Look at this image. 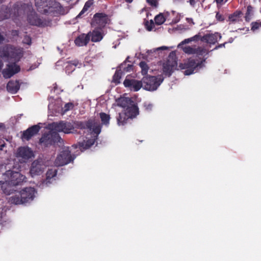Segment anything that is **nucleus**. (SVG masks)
I'll return each mask as SVG.
<instances>
[{
    "label": "nucleus",
    "mask_w": 261,
    "mask_h": 261,
    "mask_svg": "<svg viewBox=\"0 0 261 261\" xmlns=\"http://www.w3.org/2000/svg\"><path fill=\"white\" fill-rule=\"evenodd\" d=\"M146 26L147 28V29L150 31L153 30V28L154 27V23L152 20H150V22H147L146 23Z\"/></svg>",
    "instance_id": "f704fd0d"
},
{
    "label": "nucleus",
    "mask_w": 261,
    "mask_h": 261,
    "mask_svg": "<svg viewBox=\"0 0 261 261\" xmlns=\"http://www.w3.org/2000/svg\"><path fill=\"white\" fill-rule=\"evenodd\" d=\"M243 15V12L240 10H237L232 14L228 16V20L229 24H235L242 21V17Z\"/></svg>",
    "instance_id": "f3484780"
},
{
    "label": "nucleus",
    "mask_w": 261,
    "mask_h": 261,
    "mask_svg": "<svg viewBox=\"0 0 261 261\" xmlns=\"http://www.w3.org/2000/svg\"><path fill=\"white\" fill-rule=\"evenodd\" d=\"M49 127L50 129L49 133L44 134L40 140V142L45 145L60 141L61 138L58 134V132L69 134L71 133L73 129L70 123L64 121L54 122L49 124Z\"/></svg>",
    "instance_id": "f03ea898"
},
{
    "label": "nucleus",
    "mask_w": 261,
    "mask_h": 261,
    "mask_svg": "<svg viewBox=\"0 0 261 261\" xmlns=\"http://www.w3.org/2000/svg\"><path fill=\"white\" fill-rule=\"evenodd\" d=\"M216 19L218 21L223 22L225 17L222 14L217 12L216 14Z\"/></svg>",
    "instance_id": "7c9ffc66"
},
{
    "label": "nucleus",
    "mask_w": 261,
    "mask_h": 261,
    "mask_svg": "<svg viewBox=\"0 0 261 261\" xmlns=\"http://www.w3.org/2000/svg\"><path fill=\"white\" fill-rule=\"evenodd\" d=\"M23 42L25 44L30 45L31 43V39L30 37L26 36L24 38Z\"/></svg>",
    "instance_id": "4c0bfd02"
},
{
    "label": "nucleus",
    "mask_w": 261,
    "mask_h": 261,
    "mask_svg": "<svg viewBox=\"0 0 261 261\" xmlns=\"http://www.w3.org/2000/svg\"><path fill=\"white\" fill-rule=\"evenodd\" d=\"M22 56L21 48H16L10 46L0 47V57L6 59L9 62L6 68L2 72L5 78H10L19 71L20 68L16 64V62Z\"/></svg>",
    "instance_id": "f257e3e1"
},
{
    "label": "nucleus",
    "mask_w": 261,
    "mask_h": 261,
    "mask_svg": "<svg viewBox=\"0 0 261 261\" xmlns=\"http://www.w3.org/2000/svg\"><path fill=\"white\" fill-rule=\"evenodd\" d=\"M4 181H0L2 188L5 193L9 194L10 192L6 189H5V186L8 185L10 186H16L21 182L26 181L25 176L21 174L18 172H14L11 170L7 171L4 175Z\"/></svg>",
    "instance_id": "39448f33"
},
{
    "label": "nucleus",
    "mask_w": 261,
    "mask_h": 261,
    "mask_svg": "<svg viewBox=\"0 0 261 261\" xmlns=\"http://www.w3.org/2000/svg\"><path fill=\"white\" fill-rule=\"evenodd\" d=\"M19 84L17 81H10L7 84V89L9 92L15 93L19 90Z\"/></svg>",
    "instance_id": "4be33fe9"
},
{
    "label": "nucleus",
    "mask_w": 261,
    "mask_h": 261,
    "mask_svg": "<svg viewBox=\"0 0 261 261\" xmlns=\"http://www.w3.org/2000/svg\"><path fill=\"white\" fill-rule=\"evenodd\" d=\"M76 126L81 129H88L93 136V138L79 143L80 149H86L94 144L97 136L101 132V125L95 120H89L86 122H77Z\"/></svg>",
    "instance_id": "20e7f679"
},
{
    "label": "nucleus",
    "mask_w": 261,
    "mask_h": 261,
    "mask_svg": "<svg viewBox=\"0 0 261 261\" xmlns=\"http://www.w3.org/2000/svg\"><path fill=\"white\" fill-rule=\"evenodd\" d=\"M140 67L142 70V74H146L147 73L148 67L145 62H141L139 64Z\"/></svg>",
    "instance_id": "c85d7f7f"
},
{
    "label": "nucleus",
    "mask_w": 261,
    "mask_h": 261,
    "mask_svg": "<svg viewBox=\"0 0 261 261\" xmlns=\"http://www.w3.org/2000/svg\"><path fill=\"white\" fill-rule=\"evenodd\" d=\"M73 107V105L72 103H68L65 105L64 109L65 111H68L72 109Z\"/></svg>",
    "instance_id": "e433bc0d"
},
{
    "label": "nucleus",
    "mask_w": 261,
    "mask_h": 261,
    "mask_svg": "<svg viewBox=\"0 0 261 261\" xmlns=\"http://www.w3.org/2000/svg\"><path fill=\"white\" fill-rule=\"evenodd\" d=\"M4 0H0V5L3 3Z\"/></svg>",
    "instance_id": "09e8293b"
},
{
    "label": "nucleus",
    "mask_w": 261,
    "mask_h": 261,
    "mask_svg": "<svg viewBox=\"0 0 261 261\" xmlns=\"http://www.w3.org/2000/svg\"><path fill=\"white\" fill-rule=\"evenodd\" d=\"M226 43V42H224V43L220 44L219 45H216V46L214 47V48H213V50L217 49H218V48H219L220 47H224L225 46V44Z\"/></svg>",
    "instance_id": "37998d69"
},
{
    "label": "nucleus",
    "mask_w": 261,
    "mask_h": 261,
    "mask_svg": "<svg viewBox=\"0 0 261 261\" xmlns=\"http://www.w3.org/2000/svg\"><path fill=\"white\" fill-rule=\"evenodd\" d=\"M199 40L211 43L212 41V37L210 34L201 37L200 34H198L191 38L184 40L177 45V47L180 48L185 54L188 55H196L198 57L204 56L207 54V51L206 49L201 46L196 45L182 46L184 44L190 43L191 42H196Z\"/></svg>",
    "instance_id": "7ed1b4c3"
},
{
    "label": "nucleus",
    "mask_w": 261,
    "mask_h": 261,
    "mask_svg": "<svg viewBox=\"0 0 261 261\" xmlns=\"http://www.w3.org/2000/svg\"><path fill=\"white\" fill-rule=\"evenodd\" d=\"M138 111V108L134 105H132L127 109V112L125 113H120L117 118L118 125H124L126 122V120L128 118L134 117L137 115Z\"/></svg>",
    "instance_id": "f8f14e48"
},
{
    "label": "nucleus",
    "mask_w": 261,
    "mask_h": 261,
    "mask_svg": "<svg viewBox=\"0 0 261 261\" xmlns=\"http://www.w3.org/2000/svg\"><path fill=\"white\" fill-rule=\"evenodd\" d=\"M253 7L251 5H249L247 8V11L245 14V20L249 21L250 20L251 16L253 14Z\"/></svg>",
    "instance_id": "bb28decb"
},
{
    "label": "nucleus",
    "mask_w": 261,
    "mask_h": 261,
    "mask_svg": "<svg viewBox=\"0 0 261 261\" xmlns=\"http://www.w3.org/2000/svg\"><path fill=\"white\" fill-rule=\"evenodd\" d=\"M187 20L188 22H192L193 24H194V22L192 18H187Z\"/></svg>",
    "instance_id": "c03bdc74"
},
{
    "label": "nucleus",
    "mask_w": 261,
    "mask_h": 261,
    "mask_svg": "<svg viewBox=\"0 0 261 261\" xmlns=\"http://www.w3.org/2000/svg\"><path fill=\"white\" fill-rule=\"evenodd\" d=\"M117 105L122 108L128 107L130 99L126 97H120L116 100Z\"/></svg>",
    "instance_id": "5701e85b"
},
{
    "label": "nucleus",
    "mask_w": 261,
    "mask_h": 261,
    "mask_svg": "<svg viewBox=\"0 0 261 261\" xmlns=\"http://www.w3.org/2000/svg\"><path fill=\"white\" fill-rule=\"evenodd\" d=\"M180 66L182 68L187 69L185 71V74L186 75H190L194 73V70L197 67V64L194 60H191L187 61V62L184 64V66H182V65Z\"/></svg>",
    "instance_id": "6ab92c4d"
},
{
    "label": "nucleus",
    "mask_w": 261,
    "mask_h": 261,
    "mask_svg": "<svg viewBox=\"0 0 261 261\" xmlns=\"http://www.w3.org/2000/svg\"><path fill=\"white\" fill-rule=\"evenodd\" d=\"M90 40L88 34H82L79 36L75 40V44L79 46L86 45Z\"/></svg>",
    "instance_id": "412c9836"
},
{
    "label": "nucleus",
    "mask_w": 261,
    "mask_h": 261,
    "mask_svg": "<svg viewBox=\"0 0 261 261\" xmlns=\"http://www.w3.org/2000/svg\"><path fill=\"white\" fill-rule=\"evenodd\" d=\"M5 146V144H2L0 145V150H2L3 148Z\"/></svg>",
    "instance_id": "a18cd8bd"
},
{
    "label": "nucleus",
    "mask_w": 261,
    "mask_h": 261,
    "mask_svg": "<svg viewBox=\"0 0 261 261\" xmlns=\"http://www.w3.org/2000/svg\"><path fill=\"white\" fill-rule=\"evenodd\" d=\"M163 81L161 75L157 76H146L142 79L143 88L148 91H154L157 89Z\"/></svg>",
    "instance_id": "1a4fd4ad"
},
{
    "label": "nucleus",
    "mask_w": 261,
    "mask_h": 261,
    "mask_svg": "<svg viewBox=\"0 0 261 261\" xmlns=\"http://www.w3.org/2000/svg\"><path fill=\"white\" fill-rule=\"evenodd\" d=\"M35 6L39 12L44 14H58L61 13L62 7L60 4L54 0H35Z\"/></svg>",
    "instance_id": "423d86ee"
},
{
    "label": "nucleus",
    "mask_w": 261,
    "mask_h": 261,
    "mask_svg": "<svg viewBox=\"0 0 261 261\" xmlns=\"http://www.w3.org/2000/svg\"><path fill=\"white\" fill-rule=\"evenodd\" d=\"M148 4L153 7H156L158 5L157 0H146Z\"/></svg>",
    "instance_id": "c9c22d12"
},
{
    "label": "nucleus",
    "mask_w": 261,
    "mask_h": 261,
    "mask_svg": "<svg viewBox=\"0 0 261 261\" xmlns=\"http://www.w3.org/2000/svg\"><path fill=\"white\" fill-rule=\"evenodd\" d=\"M12 186H10V185H5V189H6L8 191H9L10 192V194H11V193H12V192H11L10 191H11V189H10V187H11ZM12 190H14V191H16V190H14V189H12Z\"/></svg>",
    "instance_id": "79ce46f5"
},
{
    "label": "nucleus",
    "mask_w": 261,
    "mask_h": 261,
    "mask_svg": "<svg viewBox=\"0 0 261 261\" xmlns=\"http://www.w3.org/2000/svg\"><path fill=\"white\" fill-rule=\"evenodd\" d=\"M22 11L27 14V20L30 24L39 27H43L45 25V22L39 18L33 10L32 5L24 4L21 5L18 13L20 14Z\"/></svg>",
    "instance_id": "6e6552de"
},
{
    "label": "nucleus",
    "mask_w": 261,
    "mask_h": 261,
    "mask_svg": "<svg viewBox=\"0 0 261 261\" xmlns=\"http://www.w3.org/2000/svg\"><path fill=\"white\" fill-rule=\"evenodd\" d=\"M77 65V63L76 61H74L73 63H69L66 67V71L69 73L70 70H71V71H73L75 69L74 67L73 68V66H76Z\"/></svg>",
    "instance_id": "c756f323"
},
{
    "label": "nucleus",
    "mask_w": 261,
    "mask_h": 261,
    "mask_svg": "<svg viewBox=\"0 0 261 261\" xmlns=\"http://www.w3.org/2000/svg\"><path fill=\"white\" fill-rule=\"evenodd\" d=\"M57 173V171L55 169H49L46 173V180L44 181L43 184L47 185L48 182H49V179H50L54 177Z\"/></svg>",
    "instance_id": "393cba45"
},
{
    "label": "nucleus",
    "mask_w": 261,
    "mask_h": 261,
    "mask_svg": "<svg viewBox=\"0 0 261 261\" xmlns=\"http://www.w3.org/2000/svg\"><path fill=\"white\" fill-rule=\"evenodd\" d=\"M45 166L41 161H34L31 165L30 174L32 177L36 175H39L43 172Z\"/></svg>",
    "instance_id": "ddd939ff"
},
{
    "label": "nucleus",
    "mask_w": 261,
    "mask_h": 261,
    "mask_svg": "<svg viewBox=\"0 0 261 261\" xmlns=\"http://www.w3.org/2000/svg\"><path fill=\"white\" fill-rule=\"evenodd\" d=\"M166 20V19L162 13H160L156 15L154 18V21L156 24L161 25Z\"/></svg>",
    "instance_id": "a878e982"
},
{
    "label": "nucleus",
    "mask_w": 261,
    "mask_h": 261,
    "mask_svg": "<svg viewBox=\"0 0 261 261\" xmlns=\"http://www.w3.org/2000/svg\"><path fill=\"white\" fill-rule=\"evenodd\" d=\"M175 56V53L173 51L171 52L170 54V57H171V56Z\"/></svg>",
    "instance_id": "49530a36"
},
{
    "label": "nucleus",
    "mask_w": 261,
    "mask_h": 261,
    "mask_svg": "<svg viewBox=\"0 0 261 261\" xmlns=\"http://www.w3.org/2000/svg\"><path fill=\"white\" fill-rule=\"evenodd\" d=\"M73 160L67 147L64 148L63 150L60 152L57 156L55 161V165L56 166H62L66 165Z\"/></svg>",
    "instance_id": "9b49d317"
},
{
    "label": "nucleus",
    "mask_w": 261,
    "mask_h": 261,
    "mask_svg": "<svg viewBox=\"0 0 261 261\" xmlns=\"http://www.w3.org/2000/svg\"><path fill=\"white\" fill-rule=\"evenodd\" d=\"M261 26V23L258 22H252L251 23V30L255 31Z\"/></svg>",
    "instance_id": "72a5a7b5"
},
{
    "label": "nucleus",
    "mask_w": 261,
    "mask_h": 261,
    "mask_svg": "<svg viewBox=\"0 0 261 261\" xmlns=\"http://www.w3.org/2000/svg\"><path fill=\"white\" fill-rule=\"evenodd\" d=\"M120 79V75L119 71H116L113 76V81L115 83H119Z\"/></svg>",
    "instance_id": "473e14b6"
},
{
    "label": "nucleus",
    "mask_w": 261,
    "mask_h": 261,
    "mask_svg": "<svg viewBox=\"0 0 261 261\" xmlns=\"http://www.w3.org/2000/svg\"><path fill=\"white\" fill-rule=\"evenodd\" d=\"M109 21L108 16L103 13H97L94 15L93 22L97 24L99 27H104Z\"/></svg>",
    "instance_id": "dca6fc26"
},
{
    "label": "nucleus",
    "mask_w": 261,
    "mask_h": 261,
    "mask_svg": "<svg viewBox=\"0 0 261 261\" xmlns=\"http://www.w3.org/2000/svg\"><path fill=\"white\" fill-rule=\"evenodd\" d=\"M40 129V127L38 125H35L28 128L24 131L22 136L23 140H29L32 137L37 134Z\"/></svg>",
    "instance_id": "2eb2a0df"
},
{
    "label": "nucleus",
    "mask_w": 261,
    "mask_h": 261,
    "mask_svg": "<svg viewBox=\"0 0 261 261\" xmlns=\"http://www.w3.org/2000/svg\"><path fill=\"white\" fill-rule=\"evenodd\" d=\"M127 3H130L133 0H125Z\"/></svg>",
    "instance_id": "de8ad7c7"
},
{
    "label": "nucleus",
    "mask_w": 261,
    "mask_h": 261,
    "mask_svg": "<svg viewBox=\"0 0 261 261\" xmlns=\"http://www.w3.org/2000/svg\"><path fill=\"white\" fill-rule=\"evenodd\" d=\"M92 3L90 1H88L86 3L83 9L81 11V12L79 13V14L77 16V17H80L81 15L84 14L86 11H87L88 8L90 7V6L92 5Z\"/></svg>",
    "instance_id": "cd10ccee"
},
{
    "label": "nucleus",
    "mask_w": 261,
    "mask_h": 261,
    "mask_svg": "<svg viewBox=\"0 0 261 261\" xmlns=\"http://www.w3.org/2000/svg\"><path fill=\"white\" fill-rule=\"evenodd\" d=\"M176 66L177 62L175 61H171L170 59H169L166 63L163 64V72L168 76H170L173 70Z\"/></svg>",
    "instance_id": "a211bd4d"
},
{
    "label": "nucleus",
    "mask_w": 261,
    "mask_h": 261,
    "mask_svg": "<svg viewBox=\"0 0 261 261\" xmlns=\"http://www.w3.org/2000/svg\"><path fill=\"white\" fill-rule=\"evenodd\" d=\"M35 194L34 188L28 187L20 191H16L13 196L9 198L12 203L15 204H22L33 200Z\"/></svg>",
    "instance_id": "0eeeda50"
},
{
    "label": "nucleus",
    "mask_w": 261,
    "mask_h": 261,
    "mask_svg": "<svg viewBox=\"0 0 261 261\" xmlns=\"http://www.w3.org/2000/svg\"><path fill=\"white\" fill-rule=\"evenodd\" d=\"M221 38V35L219 33H215L213 34V45L215 44L216 42L220 40Z\"/></svg>",
    "instance_id": "2f4dec72"
},
{
    "label": "nucleus",
    "mask_w": 261,
    "mask_h": 261,
    "mask_svg": "<svg viewBox=\"0 0 261 261\" xmlns=\"http://www.w3.org/2000/svg\"><path fill=\"white\" fill-rule=\"evenodd\" d=\"M198 0H190L189 2L191 6H194ZM204 0H199V1L203 2Z\"/></svg>",
    "instance_id": "a19ab883"
},
{
    "label": "nucleus",
    "mask_w": 261,
    "mask_h": 261,
    "mask_svg": "<svg viewBox=\"0 0 261 261\" xmlns=\"http://www.w3.org/2000/svg\"><path fill=\"white\" fill-rule=\"evenodd\" d=\"M99 117L100 118L102 124L108 125L109 124L110 119L109 115L105 113H100L99 114Z\"/></svg>",
    "instance_id": "b1692460"
},
{
    "label": "nucleus",
    "mask_w": 261,
    "mask_h": 261,
    "mask_svg": "<svg viewBox=\"0 0 261 261\" xmlns=\"http://www.w3.org/2000/svg\"><path fill=\"white\" fill-rule=\"evenodd\" d=\"M123 84L125 87L133 91H138L143 87L142 81L135 79L126 78L124 80Z\"/></svg>",
    "instance_id": "4468645a"
},
{
    "label": "nucleus",
    "mask_w": 261,
    "mask_h": 261,
    "mask_svg": "<svg viewBox=\"0 0 261 261\" xmlns=\"http://www.w3.org/2000/svg\"><path fill=\"white\" fill-rule=\"evenodd\" d=\"M15 156L16 160L21 163H25L34 156V153L28 147H21L17 150Z\"/></svg>",
    "instance_id": "9d476101"
},
{
    "label": "nucleus",
    "mask_w": 261,
    "mask_h": 261,
    "mask_svg": "<svg viewBox=\"0 0 261 261\" xmlns=\"http://www.w3.org/2000/svg\"><path fill=\"white\" fill-rule=\"evenodd\" d=\"M89 38H91L92 42H99L103 38V33L99 29H95L92 32H90L88 33Z\"/></svg>",
    "instance_id": "aec40b11"
},
{
    "label": "nucleus",
    "mask_w": 261,
    "mask_h": 261,
    "mask_svg": "<svg viewBox=\"0 0 261 261\" xmlns=\"http://www.w3.org/2000/svg\"><path fill=\"white\" fill-rule=\"evenodd\" d=\"M228 0H215L218 5H222L225 3Z\"/></svg>",
    "instance_id": "ea45409f"
},
{
    "label": "nucleus",
    "mask_w": 261,
    "mask_h": 261,
    "mask_svg": "<svg viewBox=\"0 0 261 261\" xmlns=\"http://www.w3.org/2000/svg\"><path fill=\"white\" fill-rule=\"evenodd\" d=\"M168 48H169V47H168L167 46H163L156 48L155 49H154L153 50H154V51H158V50H163L168 49Z\"/></svg>",
    "instance_id": "58836bf2"
}]
</instances>
